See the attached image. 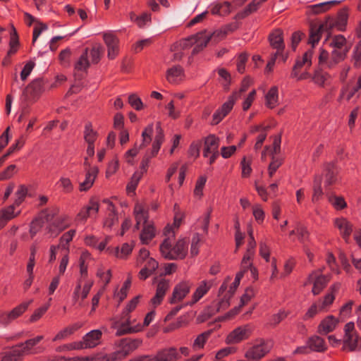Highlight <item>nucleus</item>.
<instances>
[{
    "label": "nucleus",
    "instance_id": "nucleus-22",
    "mask_svg": "<svg viewBox=\"0 0 361 361\" xmlns=\"http://www.w3.org/2000/svg\"><path fill=\"white\" fill-rule=\"evenodd\" d=\"M268 40L271 47L276 49L274 54L278 55L282 49H285L283 32L281 29L278 28L271 31L269 35Z\"/></svg>",
    "mask_w": 361,
    "mask_h": 361
},
{
    "label": "nucleus",
    "instance_id": "nucleus-14",
    "mask_svg": "<svg viewBox=\"0 0 361 361\" xmlns=\"http://www.w3.org/2000/svg\"><path fill=\"white\" fill-rule=\"evenodd\" d=\"M332 222L334 227L338 231L343 239L348 243L353 231V224L343 216L334 218Z\"/></svg>",
    "mask_w": 361,
    "mask_h": 361
},
{
    "label": "nucleus",
    "instance_id": "nucleus-29",
    "mask_svg": "<svg viewBox=\"0 0 361 361\" xmlns=\"http://www.w3.org/2000/svg\"><path fill=\"white\" fill-rule=\"evenodd\" d=\"M306 345L310 351L323 353L326 350L327 345L324 338L319 336H313L307 340Z\"/></svg>",
    "mask_w": 361,
    "mask_h": 361
},
{
    "label": "nucleus",
    "instance_id": "nucleus-24",
    "mask_svg": "<svg viewBox=\"0 0 361 361\" xmlns=\"http://www.w3.org/2000/svg\"><path fill=\"white\" fill-rule=\"evenodd\" d=\"M342 350L346 352L361 350V338L357 334L344 335Z\"/></svg>",
    "mask_w": 361,
    "mask_h": 361
},
{
    "label": "nucleus",
    "instance_id": "nucleus-28",
    "mask_svg": "<svg viewBox=\"0 0 361 361\" xmlns=\"http://www.w3.org/2000/svg\"><path fill=\"white\" fill-rule=\"evenodd\" d=\"M339 321L333 315H329L323 319L318 326V332L321 334H328L334 331Z\"/></svg>",
    "mask_w": 361,
    "mask_h": 361
},
{
    "label": "nucleus",
    "instance_id": "nucleus-7",
    "mask_svg": "<svg viewBox=\"0 0 361 361\" xmlns=\"http://www.w3.org/2000/svg\"><path fill=\"white\" fill-rule=\"evenodd\" d=\"M44 91V81L37 78L33 80L24 90L21 99L27 103L36 102Z\"/></svg>",
    "mask_w": 361,
    "mask_h": 361
},
{
    "label": "nucleus",
    "instance_id": "nucleus-1",
    "mask_svg": "<svg viewBox=\"0 0 361 361\" xmlns=\"http://www.w3.org/2000/svg\"><path fill=\"white\" fill-rule=\"evenodd\" d=\"M163 257L167 259H182L188 253V243L185 239H180L172 247L169 239H164L159 247Z\"/></svg>",
    "mask_w": 361,
    "mask_h": 361
},
{
    "label": "nucleus",
    "instance_id": "nucleus-58",
    "mask_svg": "<svg viewBox=\"0 0 361 361\" xmlns=\"http://www.w3.org/2000/svg\"><path fill=\"white\" fill-rule=\"evenodd\" d=\"M207 182V177L205 176H200L195 183L194 189V195L200 198L203 195V189Z\"/></svg>",
    "mask_w": 361,
    "mask_h": 361
},
{
    "label": "nucleus",
    "instance_id": "nucleus-60",
    "mask_svg": "<svg viewBox=\"0 0 361 361\" xmlns=\"http://www.w3.org/2000/svg\"><path fill=\"white\" fill-rule=\"evenodd\" d=\"M254 293L252 289H246L245 293L241 296L240 305L238 307H235L232 312H233V314H237L239 312V310L241 307L247 304L251 298L253 297Z\"/></svg>",
    "mask_w": 361,
    "mask_h": 361
},
{
    "label": "nucleus",
    "instance_id": "nucleus-26",
    "mask_svg": "<svg viewBox=\"0 0 361 361\" xmlns=\"http://www.w3.org/2000/svg\"><path fill=\"white\" fill-rule=\"evenodd\" d=\"M43 338V336H37L35 338L28 339L25 343H22L15 346L13 348L14 352H17L20 357L24 355L35 353V352L32 351V348L39 343Z\"/></svg>",
    "mask_w": 361,
    "mask_h": 361
},
{
    "label": "nucleus",
    "instance_id": "nucleus-41",
    "mask_svg": "<svg viewBox=\"0 0 361 361\" xmlns=\"http://www.w3.org/2000/svg\"><path fill=\"white\" fill-rule=\"evenodd\" d=\"M323 25H314L311 27L310 30V36L308 39V43L312 44V47L311 49H314V46L319 42L321 39L322 33L323 31Z\"/></svg>",
    "mask_w": 361,
    "mask_h": 361
},
{
    "label": "nucleus",
    "instance_id": "nucleus-55",
    "mask_svg": "<svg viewBox=\"0 0 361 361\" xmlns=\"http://www.w3.org/2000/svg\"><path fill=\"white\" fill-rule=\"evenodd\" d=\"M348 21V15L345 13H341L338 15V18L335 20V23H330L329 26H335L338 30L343 31L345 28V25Z\"/></svg>",
    "mask_w": 361,
    "mask_h": 361
},
{
    "label": "nucleus",
    "instance_id": "nucleus-20",
    "mask_svg": "<svg viewBox=\"0 0 361 361\" xmlns=\"http://www.w3.org/2000/svg\"><path fill=\"white\" fill-rule=\"evenodd\" d=\"M314 55V49H310L304 53L302 57H298L292 68L290 76H297L298 71H300L303 66L307 68H310L312 64Z\"/></svg>",
    "mask_w": 361,
    "mask_h": 361
},
{
    "label": "nucleus",
    "instance_id": "nucleus-45",
    "mask_svg": "<svg viewBox=\"0 0 361 361\" xmlns=\"http://www.w3.org/2000/svg\"><path fill=\"white\" fill-rule=\"evenodd\" d=\"M18 207L14 203L0 210V216L6 222L14 219L20 214V211L16 212Z\"/></svg>",
    "mask_w": 361,
    "mask_h": 361
},
{
    "label": "nucleus",
    "instance_id": "nucleus-42",
    "mask_svg": "<svg viewBox=\"0 0 361 361\" xmlns=\"http://www.w3.org/2000/svg\"><path fill=\"white\" fill-rule=\"evenodd\" d=\"M90 257V254L87 251L82 252L80 259H79V264H80V278L82 279V281H85L87 279L88 276V267L85 264V262L87 259H88Z\"/></svg>",
    "mask_w": 361,
    "mask_h": 361
},
{
    "label": "nucleus",
    "instance_id": "nucleus-34",
    "mask_svg": "<svg viewBox=\"0 0 361 361\" xmlns=\"http://www.w3.org/2000/svg\"><path fill=\"white\" fill-rule=\"evenodd\" d=\"M125 318V322L122 323L119 326H118L116 335L117 336H121L125 334H132L138 332L141 330V326H130V317H123Z\"/></svg>",
    "mask_w": 361,
    "mask_h": 361
},
{
    "label": "nucleus",
    "instance_id": "nucleus-25",
    "mask_svg": "<svg viewBox=\"0 0 361 361\" xmlns=\"http://www.w3.org/2000/svg\"><path fill=\"white\" fill-rule=\"evenodd\" d=\"M220 144L219 138L214 134H210L204 140L203 157H208L210 154L218 153Z\"/></svg>",
    "mask_w": 361,
    "mask_h": 361
},
{
    "label": "nucleus",
    "instance_id": "nucleus-61",
    "mask_svg": "<svg viewBox=\"0 0 361 361\" xmlns=\"http://www.w3.org/2000/svg\"><path fill=\"white\" fill-rule=\"evenodd\" d=\"M128 103L136 111H140L144 108L142 99L135 94H131L128 96Z\"/></svg>",
    "mask_w": 361,
    "mask_h": 361
},
{
    "label": "nucleus",
    "instance_id": "nucleus-16",
    "mask_svg": "<svg viewBox=\"0 0 361 361\" xmlns=\"http://www.w3.org/2000/svg\"><path fill=\"white\" fill-rule=\"evenodd\" d=\"M103 39L107 47V57L110 60L116 59L119 54V39L112 32L103 33Z\"/></svg>",
    "mask_w": 361,
    "mask_h": 361
},
{
    "label": "nucleus",
    "instance_id": "nucleus-57",
    "mask_svg": "<svg viewBox=\"0 0 361 361\" xmlns=\"http://www.w3.org/2000/svg\"><path fill=\"white\" fill-rule=\"evenodd\" d=\"M57 184L65 193H70L73 190V185L69 178L62 176L59 178Z\"/></svg>",
    "mask_w": 361,
    "mask_h": 361
},
{
    "label": "nucleus",
    "instance_id": "nucleus-12",
    "mask_svg": "<svg viewBox=\"0 0 361 361\" xmlns=\"http://www.w3.org/2000/svg\"><path fill=\"white\" fill-rule=\"evenodd\" d=\"M103 202L106 204L105 214L102 221L103 226L106 229L111 230L118 224V214L116 206L111 201L106 199Z\"/></svg>",
    "mask_w": 361,
    "mask_h": 361
},
{
    "label": "nucleus",
    "instance_id": "nucleus-56",
    "mask_svg": "<svg viewBox=\"0 0 361 361\" xmlns=\"http://www.w3.org/2000/svg\"><path fill=\"white\" fill-rule=\"evenodd\" d=\"M141 297L142 296L140 295H137L128 302L125 309L122 312L123 317H130L129 314L136 308Z\"/></svg>",
    "mask_w": 361,
    "mask_h": 361
},
{
    "label": "nucleus",
    "instance_id": "nucleus-59",
    "mask_svg": "<svg viewBox=\"0 0 361 361\" xmlns=\"http://www.w3.org/2000/svg\"><path fill=\"white\" fill-rule=\"evenodd\" d=\"M142 177V175L141 172L135 171L133 174L130 182L128 183L127 187H126V190L128 192H134L135 190Z\"/></svg>",
    "mask_w": 361,
    "mask_h": 361
},
{
    "label": "nucleus",
    "instance_id": "nucleus-6",
    "mask_svg": "<svg viewBox=\"0 0 361 361\" xmlns=\"http://www.w3.org/2000/svg\"><path fill=\"white\" fill-rule=\"evenodd\" d=\"M193 286L194 283L190 279H183L178 282L169 298V302L174 305L182 302L189 295Z\"/></svg>",
    "mask_w": 361,
    "mask_h": 361
},
{
    "label": "nucleus",
    "instance_id": "nucleus-2",
    "mask_svg": "<svg viewBox=\"0 0 361 361\" xmlns=\"http://www.w3.org/2000/svg\"><path fill=\"white\" fill-rule=\"evenodd\" d=\"M102 332L99 329L87 333L81 341L64 345L63 348L68 350L92 348L100 343Z\"/></svg>",
    "mask_w": 361,
    "mask_h": 361
},
{
    "label": "nucleus",
    "instance_id": "nucleus-37",
    "mask_svg": "<svg viewBox=\"0 0 361 361\" xmlns=\"http://www.w3.org/2000/svg\"><path fill=\"white\" fill-rule=\"evenodd\" d=\"M183 69L180 66H174L166 71V80L170 83H177L180 80Z\"/></svg>",
    "mask_w": 361,
    "mask_h": 361
},
{
    "label": "nucleus",
    "instance_id": "nucleus-53",
    "mask_svg": "<svg viewBox=\"0 0 361 361\" xmlns=\"http://www.w3.org/2000/svg\"><path fill=\"white\" fill-rule=\"evenodd\" d=\"M154 126L153 124H149L142 131V142L140 148L145 147L152 141V135L153 133Z\"/></svg>",
    "mask_w": 361,
    "mask_h": 361
},
{
    "label": "nucleus",
    "instance_id": "nucleus-47",
    "mask_svg": "<svg viewBox=\"0 0 361 361\" xmlns=\"http://www.w3.org/2000/svg\"><path fill=\"white\" fill-rule=\"evenodd\" d=\"M75 233L76 231L75 229H71L64 233L59 239V246L63 249L66 250V251L68 252L69 243L73 240Z\"/></svg>",
    "mask_w": 361,
    "mask_h": 361
},
{
    "label": "nucleus",
    "instance_id": "nucleus-54",
    "mask_svg": "<svg viewBox=\"0 0 361 361\" xmlns=\"http://www.w3.org/2000/svg\"><path fill=\"white\" fill-rule=\"evenodd\" d=\"M131 286V276L129 275L128 279L124 281L120 290L115 293V296L119 298V302H121L128 295V292Z\"/></svg>",
    "mask_w": 361,
    "mask_h": 361
},
{
    "label": "nucleus",
    "instance_id": "nucleus-50",
    "mask_svg": "<svg viewBox=\"0 0 361 361\" xmlns=\"http://www.w3.org/2000/svg\"><path fill=\"white\" fill-rule=\"evenodd\" d=\"M25 143V140L23 137H20L16 141L15 144H13L8 148L7 152L0 158V167L3 165L6 159L16 149H20Z\"/></svg>",
    "mask_w": 361,
    "mask_h": 361
},
{
    "label": "nucleus",
    "instance_id": "nucleus-43",
    "mask_svg": "<svg viewBox=\"0 0 361 361\" xmlns=\"http://www.w3.org/2000/svg\"><path fill=\"white\" fill-rule=\"evenodd\" d=\"M19 39L17 31L14 27L10 33L9 49L7 52V56L15 54L19 47Z\"/></svg>",
    "mask_w": 361,
    "mask_h": 361
},
{
    "label": "nucleus",
    "instance_id": "nucleus-36",
    "mask_svg": "<svg viewBox=\"0 0 361 361\" xmlns=\"http://www.w3.org/2000/svg\"><path fill=\"white\" fill-rule=\"evenodd\" d=\"M157 135L152 144V148L151 151V156L155 157L159 152L161 145L164 140V133L161 127V123L158 122L157 123Z\"/></svg>",
    "mask_w": 361,
    "mask_h": 361
},
{
    "label": "nucleus",
    "instance_id": "nucleus-19",
    "mask_svg": "<svg viewBox=\"0 0 361 361\" xmlns=\"http://www.w3.org/2000/svg\"><path fill=\"white\" fill-rule=\"evenodd\" d=\"M235 98L234 95L230 96L228 100L219 108L212 116V125H217L224 117L231 111L235 104Z\"/></svg>",
    "mask_w": 361,
    "mask_h": 361
},
{
    "label": "nucleus",
    "instance_id": "nucleus-10",
    "mask_svg": "<svg viewBox=\"0 0 361 361\" xmlns=\"http://www.w3.org/2000/svg\"><path fill=\"white\" fill-rule=\"evenodd\" d=\"M322 272V269L319 271H312L309 274L307 281L305 283V286L310 283L313 284L312 293L314 295H319L331 280V275H323L321 274Z\"/></svg>",
    "mask_w": 361,
    "mask_h": 361
},
{
    "label": "nucleus",
    "instance_id": "nucleus-38",
    "mask_svg": "<svg viewBox=\"0 0 361 361\" xmlns=\"http://www.w3.org/2000/svg\"><path fill=\"white\" fill-rule=\"evenodd\" d=\"M329 78L330 75L328 73L321 68H317L312 74V81L319 87H324Z\"/></svg>",
    "mask_w": 361,
    "mask_h": 361
},
{
    "label": "nucleus",
    "instance_id": "nucleus-30",
    "mask_svg": "<svg viewBox=\"0 0 361 361\" xmlns=\"http://www.w3.org/2000/svg\"><path fill=\"white\" fill-rule=\"evenodd\" d=\"M133 214L136 221L135 229L138 230L141 224L144 225L147 224V222L149 219L148 212L142 204L137 203L135 205Z\"/></svg>",
    "mask_w": 361,
    "mask_h": 361
},
{
    "label": "nucleus",
    "instance_id": "nucleus-8",
    "mask_svg": "<svg viewBox=\"0 0 361 361\" xmlns=\"http://www.w3.org/2000/svg\"><path fill=\"white\" fill-rule=\"evenodd\" d=\"M254 331L251 324L239 326L232 330L226 337L225 342L228 345L238 344L248 339Z\"/></svg>",
    "mask_w": 361,
    "mask_h": 361
},
{
    "label": "nucleus",
    "instance_id": "nucleus-21",
    "mask_svg": "<svg viewBox=\"0 0 361 361\" xmlns=\"http://www.w3.org/2000/svg\"><path fill=\"white\" fill-rule=\"evenodd\" d=\"M85 180L79 183V190L80 192H86L89 190L98 176L99 168L96 166L85 169Z\"/></svg>",
    "mask_w": 361,
    "mask_h": 361
},
{
    "label": "nucleus",
    "instance_id": "nucleus-44",
    "mask_svg": "<svg viewBox=\"0 0 361 361\" xmlns=\"http://www.w3.org/2000/svg\"><path fill=\"white\" fill-rule=\"evenodd\" d=\"M231 6L228 1L216 4L211 8V13L212 15L226 16L231 13Z\"/></svg>",
    "mask_w": 361,
    "mask_h": 361
},
{
    "label": "nucleus",
    "instance_id": "nucleus-62",
    "mask_svg": "<svg viewBox=\"0 0 361 361\" xmlns=\"http://www.w3.org/2000/svg\"><path fill=\"white\" fill-rule=\"evenodd\" d=\"M267 0H260V1H258V0H253L252 2H250L246 7L243 10V13H242V16L243 17H245V16H247L248 15H250V13L256 11L259 5L262 3V2H264L266 1Z\"/></svg>",
    "mask_w": 361,
    "mask_h": 361
},
{
    "label": "nucleus",
    "instance_id": "nucleus-23",
    "mask_svg": "<svg viewBox=\"0 0 361 361\" xmlns=\"http://www.w3.org/2000/svg\"><path fill=\"white\" fill-rule=\"evenodd\" d=\"M155 356V361H178L181 356L175 347L164 348L159 350Z\"/></svg>",
    "mask_w": 361,
    "mask_h": 361
},
{
    "label": "nucleus",
    "instance_id": "nucleus-64",
    "mask_svg": "<svg viewBox=\"0 0 361 361\" xmlns=\"http://www.w3.org/2000/svg\"><path fill=\"white\" fill-rule=\"evenodd\" d=\"M352 59L353 61L354 66L359 68L361 66V39L356 44L353 53Z\"/></svg>",
    "mask_w": 361,
    "mask_h": 361
},
{
    "label": "nucleus",
    "instance_id": "nucleus-18",
    "mask_svg": "<svg viewBox=\"0 0 361 361\" xmlns=\"http://www.w3.org/2000/svg\"><path fill=\"white\" fill-rule=\"evenodd\" d=\"M99 210V202L94 200H90L87 204L80 209L75 218V221L78 224H84L92 214H97Z\"/></svg>",
    "mask_w": 361,
    "mask_h": 361
},
{
    "label": "nucleus",
    "instance_id": "nucleus-11",
    "mask_svg": "<svg viewBox=\"0 0 361 361\" xmlns=\"http://www.w3.org/2000/svg\"><path fill=\"white\" fill-rule=\"evenodd\" d=\"M170 286L171 282L169 279L164 278L157 279L155 294L149 301V305L153 308L157 307L162 303L166 293L170 289Z\"/></svg>",
    "mask_w": 361,
    "mask_h": 361
},
{
    "label": "nucleus",
    "instance_id": "nucleus-63",
    "mask_svg": "<svg viewBox=\"0 0 361 361\" xmlns=\"http://www.w3.org/2000/svg\"><path fill=\"white\" fill-rule=\"evenodd\" d=\"M288 316V313L284 310H279L277 313L271 315L269 318V323L271 326H276L281 321L285 319Z\"/></svg>",
    "mask_w": 361,
    "mask_h": 361
},
{
    "label": "nucleus",
    "instance_id": "nucleus-49",
    "mask_svg": "<svg viewBox=\"0 0 361 361\" xmlns=\"http://www.w3.org/2000/svg\"><path fill=\"white\" fill-rule=\"evenodd\" d=\"M90 66L88 60V49H85V51L79 57L75 63V69L77 71H85Z\"/></svg>",
    "mask_w": 361,
    "mask_h": 361
},
{
    "label": "nucleus",
    "instance_id": "nucleus-27",
    "mask_svg": "<svg viewBox=\"0 0 361 361\" xmlns=\"http://www.w3.org/2000/svg\"><path fill=\"white\" fill-rule=\"evenodd\" d=\"M212 286V281H207L205 280L201 281L192 293L191 300L188 302L187 305L192 306L197 302L208 293Z\"/></svg>",
    "mask_w": 361,
    "mask_h": 361
},
{
    "label": "nucleus",
    "instance_id": "nucleus-13",
    "mask_svg": "<svg viewBox=\"0 0 361 361\" xmlns=\"http://www.w3.org/2000/svg\"><path fill=\"white\" fill-rule=\"evenodd\" d=\"M32 300L25 302L14 307L10 312H0V324L7 325L21 316L28 308Z\"/></svg>",
    "mask_w": 361,
    "mask_h": 361
},
{
    "label": "nucleus",
    "instance_id": "nucleus-52",
    "mask_svg": "<svg viewBox=\"0 0 361 361\" xmlns=\"http://www.w3.org/2000/svg\"><path fill=\"white\" fill-rule=\"evenodd\" d=\"M329 202L336 210H341L347 207V203L341 196L331 195L329 197Z\"/></svg>",
    "mask_w": 361,
    "mask_h": 361
},
{
    "label": "nucleus",
    "instance_id": "nucleus-3",
    "mask_svg": "<svg viewBox=\"0 0 361 361\" xmlns=\"http://www.w3.org/2000/svg\"><path fill=\"white\" fill-rule=\"evenodd\" d=\"M212 35L213 34L210 32L203 30L183 39L181 44L183 48L194 46L192 55H195L202 51L207 46Z\"/></svg>",
    "mask_w": 361,
    "mask_h": 361
},
{
    "label": "nucleus",
    "instance_id": "nucleus-33",
    "mask_svg": "<svg viewBox=\"0 0 361 361\" xmlns=\"http://www.w3.org/2000/svg\"><path fill=\"white\" fill-rule=\"evenodd\" d=\"M348 51V49H333L329 61L328 62V68H332L340 62L344 61Z\"/></svg>",
    "mask_w": 361,
    "mask_h": 361
},
{
    "label": "nucleus",
    "instance_id": "nucleus-39",
    "mask_svg": "<svg viewBox=\"0 0 361 361\" xmlns=\"http://www.w3.org/2000/svg\"><path fill=\"white\" fill-rule=\"evenodd\" d=\"M80 327V324H74L73 325L68 326L63 329L56 334V335L53 338V341H57L67 338L69 336L72 335L75 331L79 329Z\"/></svg>",
    "mask_w": 361,
    "mask_h": 361
},
{
    "label": "nucleus",
    "instance_id": "nucleus-4",
    "mask_svg": "<svg viewBox=\"0 0 361 361\" xmlns=\"http://www.w3.org/2000/svg\"><path fill=\"white\" fill-rule=\"evenodd\" d=\"M272 347V341L257 339L253 345L245 352V357L250 360L259 361L271 351Z\"/></svg>",
    "mask_w": 361,
    "mask_h": 361
},
{
    "label": "nucleus",
    "instance_id": "nucleus-48",
    "mask_svg": "<svg viewBox=\"0 0 361 361\" xmlns=\"http://www.w3.org/2000/svg\"><path fill=\"white\" fill-rule=\"evenodd\" d=\"M96 276L99 278L101 281L104 283L103 289H104L111 281L112 274L110 269L105 270V269L101 266L98 267Z\"/></svg>",
    "mask_w": 361,
    "mask_h": 361
},
{
    "label": "nucleus",
    "instance_id": "nucleus-31",
    "mask_svg": "<svg viewBox=\"0 0 361 361\" xmlns=\"http://www.w3.org/2000/svg\"><path fill=\"white\" fill-rule=\"evenodd\" d=\"M156 235V228L152 223L144 225L140 234V240L142 244H148Z\"/></svg>",
    "mask_w": 361,
    "mask_h": 361
},
{
    "label": "nucleus",
    "instance_id": "nucleus-5",
    "mask_svg": "<svg viewBox=\"0 0 361 361\" xmlns=\"http://www.w3.org/2000/svg\"><path fill=\"white\" fill-rule=\"evenodd\" d=\"M142 343V341L139 338L122 339L118 345L120 349L110 354L109 355L108 360L109 361L121 360L124 359L130 353L133 352L137 348H138Z\"/></svg>",
    "mask_w": 361,
    "mask_h": 361
},
{
    "label": "nucleus",
    "instance_id": "nucleus-35",
    "mask_svg": "<svg viewBox=\"0 0 361 361\" xmlns=\"http://www.w3.org/2000/svg\"><path fill=\"white\" fill-rule=\"evenodd\" d=\"M341 1L333 0L326 2H322L310 6V11L314 14H319L329 11L332 6L338 4Z\"/></svg>",
    "mask_w": 361,
    "mask_h": 361
},
{
    "label": "nucleus",
    "instance_id": "nucleus-17",
    "mask_svg": "<svg viewBox=\"0 0 361 361\" xmlns=\"http://www.w3.org/2000/svg\"><path fill=\"white\" fill-rule=\"evenodd\" d=\"M83 137L87 144L86 153L88 157H92L94 155V143L98 137V133L93 129L92 123L87 122L85 123Z\"/></svg>",
    "mask_w": 361,
    "mask_h": 361
},
{
    "label": "nucleus",
    "instance_id": "nucleus-9",
    "mask_svg": "<svg viewBox=\"0 0 361 361\" xmlns=\"http://www.w3.org/2000/svg\"><path fill=\"white\" fill-rule=\"evenodd\" d=\"M93 285L94 281L92 279H87L84 282L82 281V279H78L72 294L73 305L78 303L79 305H82V302L87 298Z\"/></svg>",
    "mask_w": 361,
    "mask_h": 361
},
{
    "label": "nucleus",
    "instance_id": "nucleus-46",
    "mask_svg": "<svg viewBox=\"0 0 361 361\" xmlns=\"http://www.w3.org/2000/svg\"><path fill=\"white\" fill-rule=\"evenodd\" d=\"M330 47L333 49H348L347 47V40L345 37L342 35H334L330 42Z\"/></svg>",
    "mask_w": 361,
    "mask_h": 361
},
{
    "label": "nucleus",
    "instance_id": "nucleus-32",
    "mask_svg": "<svg viewBox=\"0 0 361 361\" xmlns=\"http://www.w3.org/2000/svg\"><path fill=\"white\" fill-rule=\"evenodd\" d=\"M279 88L272 86L265 95V105L269 109H274L279 105Z\"/></svg>",
    "mask_w": 361,
    "mask_h": 361
},
{
    "label": "nucleus",
    "instance_id": "nucleus-40",
    "mask_svg": "<svg viewBox=\"0 0 361 361\" xmlns=\"http://www.w3.org/2000/svg\"><path fill=\"white\" fill-rule=\"evenodd\" d=\"M212 331L209 330L199 334L192 343V348L193 350L196 351L203 349L206 342L210 337Z\"/></svg>",
    "mask_w": 361,
    "mask_h": 361
},
{
    "label": "nucleus",
    "instance_id": "nucleus-15",
    "mask_svg": "<svg viewBox=\"0 0 361 361\" xmlns=\"http://www.w3.org/2000/svg\"><path fill=\"white\" fill-rule=\"evenodd\" d=\"M340 169L334 161L326 163L323 168L324 183L328 187L336 183L339 180Z\"/></svg>",
    "mask_w": 361,
    "mask_h": 361
},
{
    "label": "nucleus",
    "instance_id": "nucleus-51",
    "mask_svg": "<svg viewBox=\"0 0 361 361\" xmlns=\"http://www.w3.org/2000/svg\"><path fill=\"white\" fill-rule=\"evenodd\" d=\"M132 250L133 245L126 243L121 245V249L116 247L114 255L117 258L125 259L132 252Z\"/></svg>",
    "mask_w": 361,
    "mask_h": 361
}]
</instances>
